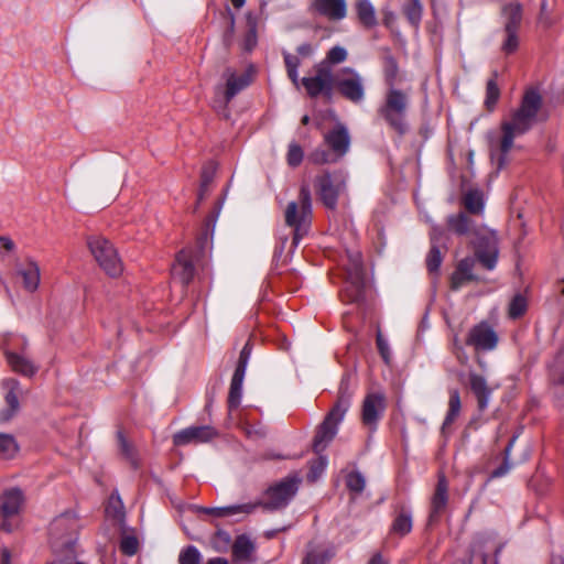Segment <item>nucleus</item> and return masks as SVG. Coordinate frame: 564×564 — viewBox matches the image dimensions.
Wrapping results in <instances>:
<instances>
[{
  "mask_svg": "<svg viewBox=\"0 0 564 564\" xmlns=\"http://www.w3.org/2000/svg\"><path fill=\"white\" fill-rule=\"evenodd\" d=\"M352 394L354 391L350 388L349 377L344 376L340 380L338 395L334 406L316 430L313 440V451L316 454L324 452L336 436L338 424L343 421L346 412L350 408Z\"/></svg>",
  "mask_w": 564,
  "mask_h": 564,
  "instance_id": "nucleus-1",
  "label": "nucleus"
},
{
  "mask_svg": "<svg viewBox=\"0 0 564 564\" xmlns=\"http://www.w3.org/2000/svg\"><path fill=\"white\" fill-rule=\"evenodd\" d=\"M312 217V196L308 185L303 184L297 200H292L285 209V224L293 228L294 246L306 235Z\"/></svg>",
  "mask_w": 564,
  "mask_h": 564,
  "instance_id": "nucleus-2",
  "label": "nucleus"
},
{
  "mask_svg": "<svg viewBox=\"0 0 564 564\" xmlns=\"http://www.w3.org/2000/svg\"><path fill=\"white\" fill-rule=\"evenodd\" d=\"M409 96L397 88H389L384 96L383 104L378 108V115L399 135L408 131L406 112L409 108Z\"/></svg>",
  "mask_w": 564,
  "mask_h": 564,
  "instance_id": "nucleus-3",
  "label": "nucleus"
},
{
  "mask_svg": "<svg viewBox=\"0 0 564 564\" xmlns=\"http://www.w3.org/2000/svg\"><path fill=\"white\" fill-rule=\"evenodd\" d=\"M345 286L340 291L344 303H360L365 297L366 273L362 258L359 252L348 253V263L345 265Z\"/></svg>",
  "mask_w": 564,
  "mask_h": 564,
  "instance_id": "nucleus-4",
  "label": "nucleus"
},
{
  "mask_svg": "<svg viewBox=\"0 0 564 564\" xmlns=\"http://www.w3.org/2000/svg\"><path fill=\"white\" fill-rule=\"evenodd\" d=\"M475 261L488 271L495 270L499 257L498 237L494 230L481 227L471 238Z\"/></svg>",
  "mask_w": 564,
  "mask_h": 564,
  "instance_id": "nucleus-5",
  "label": "nucleus"
},
{
  "mask_svg": "<svg viewBox=\"0 0 564 564\" xmlns=\"http://www.w3.org/2000/svg\"><path fill=\"white\" fill-rule=\"evenodd\" d=\"M541 106L540 94L533 89L528 90L522 98L520 108L512 113L511 120L502 123L509 124L518 134H524L534 124Z\"/></svg>",
  "mask_w": 564,
  "mask_h": 564,
  "instance_id": "nucleus-6",
  "label": "nucleus"
},
{
  "mask_svg": "<svg viewBox=\"0 0 564 564\" xmlns=\"http://www.w3.org/2000/svg\"><path fill=\"white\" fill-rule=\"evenodd\" d=\"M347 175L344 171H325L315 180L317 194L324 206L335 209L339 195L346 189Z\"/></svg>",
  "mask_w": 564,
  "mask_h": 564,
  "instance_id": "nucleus-7",
  "label": "nucleus"
},
{
  "mask_svg": "<svg viewBox=\"0 0 564 564\" xmlns=\"http://www.w3.org/2000/svg\"><path fill=\"white\" fill-rule=\"evenodd\" d=\"M78 519L73 512L56 517L50 525V535L55 547L72 549L77 539Z\"/></svg>",
  "mask_w": 564,
  "mask_h": 564,
  "instance_id": "nucleus-8",
  "label": "nucleus"
},
{
  "mask_svg": "<svg viewBox=\"0 0 564 564\" xmlns=\"http://www.w3.org/2000/svg\"><path fill=\"white\" fill-rule=\"evenodd\" d=\"M334 88L352 104H359L365 99L364 78L351 67H344L334 76Z\"/></svg>",
  "mask_w": 564,
  "mask_h": 564,
  "instance_id": "nucleus-9",
  "label": "nucleus"
},
{
  "mask_svg": "<svg viewBox=\"0 0 564 564\" xmlns=\"http://www.w3.org/2000/svg\"><path fill=\"white\" fill-rule=\"evenodd\" d=\"M90 252L102 270L110 276H117L122 272V263L112 243L102 238L94 237L88 240Z\"/></svg>",
  "mask_w": 564,
  "mask_h": 564,
  "instance_id": "nucleus-10",
  "label": "nucleus"
},
{
  "mask_svg": "<svg viewBox=\"0 0 564 564\" xmlns=\"http://www.w3.org/2000/svg\"><path fill=\"white\" fill-rule=\"evenodd\" d=\"M301 83L311 98H316L319 95L330 98L333 95L334 75L330 67L325 63L316 65L315 75L303 77Z\"/></svg>",
  "mask_w": 564,
  "mask_h": 564,
  "instance_id": "nucleus-11",
  "label": "nucleus"
},
{
  "mask_svg": "<svg viewBox=\"0 0 564 564\" xmlns=\"http://www.w3.org/2000/svg\"><path fill=\"white\" fill-rule=\"evenodd\" d=\"M296 491L297 481L292 478H285L267 489V500H258L257 502H261L258 508L262 507L265 510L282 509L288 506L290 500L295 496Z\"/></svg>",
  "mask_w": 564,
  "mask_h": 564,
  "instance_id": "nucleus-12",
  "label": "nucleus"
},
{
  "mask_svg": "<svg viewBox=\"0 0 564 564\" xmlns=\"http://www.w3.org/2000/svg\"><path fill=\"white\" fill-rule=\"evenodd\" d=\"M501 547L489 535L479 534L474 539L469 556L463 564H497Z\"/></svg>",
  "mask_w": 564,
  "mask_h": 564,
  "instance_id": "nucleus-13",
  "label": "nucleus"
},
{
  "mask_svg": "<svg viewBox=\"0 0 564 564\" xmlns=\"http://www.w3.org/2000/svg\"><path fill=\"white\" fill-rule=\"evenodd\" d=\"M6 406L0 410V423H7L18 415L21 409L20 397L22 387L14 378H4L0 382Z\"/></svg>",
  "mask_w": 564,
  "mask_h": 564,
  "instance_id": "nucleus-14",
  "label": "nucleus"
},
{
  "mask_svg": "<svg viewBox=\"0 0 564 564\" xmlns=\"http://www.w3.org/2000/svg\"><path fill=\"white\" fill-rule=\"evenodd\" d=\"M387 403L386 397L380 392H371L366 395L361 408V422L370 431L373 432L378 427V423L383 416Z\"/></svg>",
  "mask_w": 564,
  "mask_h": 564,
  "instance_id": "nucleus-15",
  "label": "nucleus"
},
{
  "mask_svg": "<svg viewBox=\"0 0 564 564\" xmlns=\"http://www.w3.org/2000/svg\"><path fill=\"white\" fill-rule=\"evenodd\" d=\"M498 336L487 323H480L474 326L466 338V345L476 350H492L497 347Z\"/></svg>",
  "mask_w": 564,
  "mask_h": 564,
  "instance_id": "nucleus-16",
  "label": "nucleus"
},
{
  "mask_svg": "<svg viewBox=\"0 0 564 564\" xmlns=\"http://www.w3.org/2000/svg\"><path fill=\"white\" fill-rule=\"evenodd\" d=\"M14 271L22 279L23 288L28 292H34L40 284V268L36 261L26 257L24 259L17 258L14 260Z\"/></svg>",
  "mask_w": 564,
  "mask_h": 564,
  "instance_id": "nucleus-17",
  "label": "nucleus"
},
{
  "mask_svg": "<svg viewBox=\"0 0 564 564\" xmlns=\"http://www.w3.org/2000/svg\"><path fill=\"white\" fill-rule=\"evenodd\" d=\"M216 435L217 432L209 425L189 426L174 434L173 443L176 446H185L192 443H206L212 441Z\"/></svg>",
  "mask_w": 564,
  "mask_h": 564,
  "instance_id": "nucleus-18",
  "label": "nucleus"
},
{
  "mask_svg": "<svg viewBox=\"0 0 564 564\" xmlns=\"http://www.w3.org/2000/svg\"><path fill=\"white\" fill-rule=\"evenodd\" d=\"M448 503V481L445 475L441 474L434 494L431 499V510L429 514V524H435L440 521Z\"/></svg>",
  "mask_w": 564,
  "mask_h": 564,
  "instance_id": "nucleus-19",
  "label": "nucleus"
},
{
  "mask_svg": "<svg viewBox=\"0 0 564 564\" xmlns=\"http://www.w3.org/2000/svg\"><path fill=\"white\" fill-rule=\"evenodd\" d=\"M324 142L339 160L349 150L350 135L346 127L337 124L324 135Z\"/></svg>",
  "mask_w": 564,
  "mask_h": 564,
  "instance_id": "nucleus-20",
  "label": "nucleus"
},
{
  "mask_svg": "<svg viewBox=\"0 0 564 564\" xmlns=\"http://www.w3.org/2000/svg\"><path fill=\"white\" fill-rule=\"evenodd\" d=\"M313 9L329 21H341L347 17L346 0H313Z\"/></svg>",
  "mask_w": 564,
  "mask_h": 564,
  "instance_id": "nucleus-21",
  "label": "nucleus"
},
{
  "mask_svg": "<svg viewBox=\"0 0 564 564\" xmlns=\"http://www.w3.org/2000/svg\"><path fill=\"white\" fill-rule=\"evenodd\" d=\"M194 258L195 256L192 250H181L172 267L173 275L178 278L185 285L189 284L195 274Z\"/></svg>",
  "mask_w": 564,
  "mask_h": 564,
  "instance_id": "nucleus-22",
  "label": "nucleus"
},
{
  "mask_svg": "<svg viewBox=\"0 0 564 564\" xmlns=\"http://www.w3.org/2000/svg\"><path fill=\"white\" fill-rule=\"evenodd\" d=\"M475 262L474 258L466 257L457 263L451 276V289L453 291H458L466 283L478 280L477 275L473 272Z\"/></svg>",
  "mask_w": 564,
  "mask_h": 564,
  "instance_id": "nucleus-23",
  "label": "nucleus"
},
{
  "mask_svg": "<svg viewBox=\"0 0 564 564\" xmlns=\"http://www.w3.org/2000/svg\"><path fill=\"white\" fill-rule=\"evenodd\" d=\"M447 230L457 235L474 237L475 230H479L481 227L477 226L471 218L463 212L452 214L446 218Z\"/></svg>",
  "mask_w": 564,
  "mask_h": 564,
  "instance_id": "nucleus-24",
  "label": "nucleus"
},
{
  "mask_svg": "<svg viewBox=\"0 0 564 564\" xmlns=\"http://www.w3.org/2000/svg\"><path fill=\"white\" fill-rule=\"evenodd\" d=\"M550 391L554 404L564 408V362H557L549 372Z\"/></svg>",
  "mask_w": 564,
  "mask_h": 564,
  "instance_id": "nucleus-25",
  "label": "nucleus"
},
{
  "mask_svg": "<svg viewBox=\"0 0 564 564\" xmlns=\"http://www.w3.org/2000/svg\"><path fill=\"white\" fill-rule=\"evenodd\" d=\"M24 503V496L21 489L11 488L1 496L0 514L1 517H14L19 514Z\"/></svg>",
  "mask_w": 564,
  "mask_h": 564,
  "instance_id": "nucleus-26",
  "label": "nucleus"
},
{
  "mask_svg": "<svg viewBox=\"0 0 564 564\" xmlns=\"http://www.w3.org/2000/svg\"><path fill=\"white\" fill-rule=\"evenodd\" d=\"M469 387L477 400V408L480 412L485 411L489 404L491 388L488 387L486 379L478 373H469Z\"/></svg>",
  "mask_w": 564,
  "mask_h": 564,
  "instance_id": "nucleus-27",
  "label": "nucleus"
},
{
  "mask_svg": "<svg viewBox=\"0 0 564 564\" xmlns=\"http://www.w3.org/2000/svg\"><path fill=\"white\" fill-rule=\"evenodd\" d=\"M354 9L358 22L365 29H372L378 25L376 9L370 0H355Z\"/></svg>",
  "mask_w": 564,
  "mask_h": 564,
  "instance_id": "nucleus-28",
  "label": "nucleus"
},
{
  "mask_svg": "<svg viewBox=\"0 0 564 564\" xmlns=\"http://www.w3.org/2000/svg\"><path fill=\"white\" fill-rule=\"evenodd\" d=\"M462 410L460 394L457 389L448 390V409L443 421L441 433L446 435L451 425L458 419Z\"/></svg>",
  "mask_w": 564,
  "mask_h": 564,
  "instance_id": "nucleus-29",
  "label": "nucleus"
},
{
  "mask_svg": "<svg viewBox=\"0 0 564 564\" xmlns=\"http://www.w3.org/2000/svg\"><path fill=\"white\" fill-rule=\"evenodd\" d=\"M6 359L11 369L24 377H33L39 368L26 357L13 351H6Z\"/></svg>",
  "mask_w": 564,
  "mask_h": 564,
  "instance_id": "nucleus-30",
  "label": "nucleus"
},
{
  "mask_svg": "<svg viewBox=\"0 0 564 564\" xmlns=\"http://www.w3.org/2000/svg\"><path fill=\"white\" fill-rule=\"evenodd\" d=\"M261 502H247L241 505H234L227 507L205 508L204 511L217 518L231 517L239 513H252Z\"/></svg>",
  "mask_w": 564,
  "mask_h": 564,
  "instance_id": "nucleus-31",
  "label": "nucleus"
},
{
  "mask_svg": "<svg viewBox=\"0 0 564 564\" xmlns=\"http://www.w3.org/2000/svg\"><path fill=\"white\" fill-rule=\"evenodd\" d=\"M413 522H412V513L409 509L402 507L395 514L391 528L390 533L397 534L399 536H405L412 531Z\"/></svg>",
  "mask_w": 564,
  "mask_h": 564,
  "instance_id": "nucleus-32",
  "label": "nucleus"
},
{
  "mask_svg": "<svg viewBox=\"0 0 564 564\" xmlns=\"http://www.w3.org/2000/svg\"><path fill=\"white\" fill-rule=\"evenodd\" d=\"M254 550V543L245 534L237 536L232 544V555L238 561H250Z\"/></svg>",
  "mask_w": 564,
  "mask_h": 564,
  "instance_id": "nucleus-33",
  "label": "nucleus"
},
{
  "mask_svg": "<svg viewBox=\"0 0 564 564\" xmlns=\"http://www.w3.org/2000/svg\"><path fill=\"white\" fill-rule=\"evenodd\" d=\"M402 13L411 26L419 29L423 15V6L421 0H405L402 4Z\"/></svg>",
  "mask_w": 564,
  "mask_h": 564,
  "instance_id": "nucleus-34",
  "label": "nucleus"
},
{
  "mask_svg": "<svg viewBox=\"0 0 564 564\" xmlns=\"http://www.w3.org/2000/svg\"><path fill=\"white\" fill-rule=\"evenodd\" d=\"M245 375L235 371L231 378L229 393H228V409L235 410L240 405L242 395V383Z\"/></svg>",
  "mask_w": 564,
  "mask_h": 564,
  "instance_id": "nucleus-35",
  "label": "nucleus"
},
{
  "mask_svg": "<svg viewBox=\"0 0 564 564\" xmlns=\"http://www.w3.org/2000/svg\"><path fill=\"white\" fill-rule=\"evenodd\" d=\"M250 84L248 75L243 74L236 76L234 73L227 78V85L225 90L226 102H229L238 93L245 89Z\"/></svg>",
  "mask_w": 564,
  "mask_h": 564,
  "instance_id": "nucleus-36",
  "label": "nucleus"
},
{
  "mask_svg": "<svg viewBox=\"0 0 564 564\" xmlns=\"http://www.w3.org/2000/svg\"><path fill=\"white\" fill-rule=\"evenodd\" d=\"M463 205L470 214H481L484 210L482 193L478 189L468 191L463 197Z\"/></svg>",
  "mask_w": 564,
  "mask_h": 564,
  "instance_id": "nucleus-37",
  "label": "nucleus"
},
{
  "mask_svg": "<svg viewBox=\"0 0 564 564\" xmlns=\"http://www.w3.org/2000/svg\"><path fill=\"white\" fill-rule=\"evenodd\" d=\"M503 11L507 14L505 32H518L522 20V7L519 3L509 4Z\"/></svg>",
  "mask_w": 564,
  "mask_h": 564,
  "instance_id": "nucleus-38",
  "label": "nucleus"
},
{
  "mask_svg": "<svg viewBox=\"0 0 564 564\" xmlns=\"http://www.w3.org/2000/svg\"><path fill=\"white\" fill-rule=\"evenodd\" d=\"M497 78L498 72L495 70L492 72V76L487 80L486 85L485 106L489 111H491L495 108L500 97V89L497 84Z\"/></svg>",
  "mask_w": 564,
  "mask_h": 564,
  "instance_id": "nucleus-39",
  "label": "nucleus"
},
{
  "mask_svg": "<svg viewBox=\"0 0 564 564\" xmlns=\"http://www.w3.org/2000/svg\"><path fill=\"white\" fill-rule=\"evenodd\" d=\"M501 130H502V139L500 141V152H501V156L499 158V167L502 166L503 162H505V156L509 153V151L511 150L512 145H513V140L518 134V132H516L514 130L511 129V127H509V124H501Z\"/></svg>",
  "mask_w": 564,
  "mask_h": 564,
  "instance_id": "nucleus-40",
  "label": "nucleus"
},
{
  "mask_svg": "<svg viewBox=\"0 0 564 564\" xmlns=\"http://www.w3.org/2000/svg\"><path fill=\"white\" fill-rule=\"evenodd\" d=\"M118 446L120 454L128 460L133 467L138 466L135 458L134 447L129 441L124 437L122 431H118L117 433Z\"/></svg>",
  "mask_w": 564,
  "mask_h": 564,
  "instance_id": "nucleus-41",
  "label": "nucleus"
},
{
  "mask_svg": "<svg viewBox=\"0 0 564 564\" xmlns=\"http://www.w3.org/2000/svg\"><path fill=\"white\" fill-rule=\"evenodd\" d=\"M383 73L386 83L389 88H394L395 79L399 73V66L397 59L393 56L388 55L384 57Z\"/></svg>",
  "mask_w": 564,
  "mask_h": 564,
  "instance_id": "nucleus-42",
  "label": "nucleus"
},
{
  "mask_svg": "<svg viewBox=\"0 0 564 564\" xmlns=\"http://www.w3.org/2000/svg\"><path fill=\"white\" fill-rule=\"evenodd\" d=\"M19 451V445L13 435L0 433V454L6 458H12Z\"/></svg>",
  "mask_w": 564,
  "mask_h": 564,
  "instance_id": "nucleus-43",
  "label": "nucleus"
},
{
  "mask_svg": "<svg viewBox=\"0 0 564 564\" xmlns=\"http://www.w3.org/2000/svg\"><path fill=\"white\" fill-rule=\"evenodd\" d=\"M333 557V553L319 547L307 551L302 564H326Z\"/></svg>",
  "mask_w": 564,
  "mask_h": 564,
  "instance_id": "nucleus-44",
  "label": "nucleus"
},
{
  "mask_svg": "<svg viewBox=\"0 0 564 564\" xmlns=\"http://www.w3.org/2000/svg\"><path fill=\"white\" fill-rule=\"evenodd\" d=\"M443 262V253L441 246L431 245V249L426 257V268L430 273H437Z\"/></svg>",
  "mask_w": 564,
  "mask_h": 564,
  "instance_id": "nucleus-45",
  "label": "nucleus"
},
{
  "mask_svg": "<svg viewBox=\"0 0 564 564\" xmlns=\"http://www.w3.org/2000/svg\"><path fill=\"white\" fill-rule=\"evenodd\" d=\"M247 33L245 35L243 46L245 50L251 51L257 44V18L251 13L247 14Z\"/></svg>",
  "mask_w": 564,
  "mask_h": 564,
  "instance_id": "nucleus-46",
  "label": "nucleus"
},
{
  "mask_svg": "<svg viewBox=\"0 0 564 564\" xmlns=\"http://www.w3.org/2000/svg\"><path fill=\"white\" fill-rule=\"evenodd\" d=\"M527 308H528V303H527L525 297L521 294H517L512 297V300L509 304V310H508L509 317L512 319H518L524 315V313L527 312Z\"/></svg>",
  "mask_w": 564,
  "mask_h": 564,
  "instance_id": "nucleus-47",
  "label": "nucleus"
},
{
  "mask_svg": "<svg viewBox=\"0 0 564 564\" xmlns=\"http://www.w3.org/2000/svg\"><path fill=\"white\" fill-rule=\"evenodd\" d=\"M308 161L313 164L322 165L327 163H335L338 161V159L334 155L333 152H329L323 148H317L310 153Z\"/></svg>",
  "mask_w": 564,
  "mask_h": 564,
  "instance_id": "nucleus-48",
  "label": "nucleus"
},
{
  "mask_svg": "<svg viewBox=\"0 0 564 564\" xmlns=\"http://www.w3.org/2000/svg\"><path fill=\"white\" fill-rule=\"evenodd\" d=\"M106 512L109 517L120 520L123 517V503L118 494H111L109 497Z\"/></svg>",
  "mask_w": 564,
  "mask_h": 564,
  "instance_id": "nucleus-49",
  "label": "nucleus"
},
{
  "mask_svg": "<svg viewBox=\"0 0 564 564\" xmlns=\"http://www.w3.org/2000/svg\"><path fill=\"white\" fill-rule=\"evenodd\" d=\"M202 560V554L194 545H188L182 550L178 556V564H198Z\"/></svg>",
  "mask_w": 564,
  "mask_h": 564,
  "instance_id": "nucleus-50",
  "label": "nucleus"
},
{
  "mask_svg": "<svg viewBox=\"0 0 564 564\" xmlns=\"http://www.w3.org/2000/svg\"><path fill=\"white\" fill-rule=\"evenodd\" d=\"M347 488L355 494H360L365 489L366 480L359 471H351L346 478Z\"/></svg>",
  "mask_w": 564,
  "mask_h": 564,
  "instance_id": "nucleus-51",
  "label": "nucleus"
},
{
  "mask_svg": "<svg viewBox=\"0 0 564 564\" xmlns=\"http://www.w3.org/2000/svg\"><path fill=\"white\" fill-rule=\"evenodd\" d=\"M139 550V541L134 535H126L121 539L120 551L127 556H133Z\"/></svg>",
  "mask_w": 564,
  "mask_h": 564,
  "instance_id": "nucleus-52",
  "label": "nucleus"
},
{
  "mask_svg": "<svg viewBox=\"0 0 564 564\" xmlns=\"http://www.w3.org/2000/svg\"><path fill=\"white\" fill-rule=\"evenodd\" d=\"M303 150L297 143H291L289 145L288 154H286V161L288 164L292 167L299 166L303 161Z\"/></svg>",
  "mask_w": 564,
  "mask_h": 564,
  "instance_id": "nucleus-53",
  "label": "nucleus"
},
{
  "mask_svg": "<svg viewBox=\"0 0 564 564\" xmlns=\"http://www.w3.org/2000/svg\"><path fill=\"white\" fill-rule=\"evenodd\" d=\"M252 346L248 340L242 347L235 371L246 375V369L251 356Z\"/></svg>",
  "mask_w": 564,
  "mask_h": 564,
  "instance_id": "nucleus-54",
  "label": "nucleus"
},
{
  "mask_svg": "<svg viewBox=\"0 0 564 564\" xmlns=\"http://www.w3.org/2000/svg\"><path fill=\"white\" fill-rule=\"evenodd\" d=\"M348 53L345 47L336 45L326 54V61L329 64H340L347 59Z\"/></svg>",
  "mask_w": 564,
  "mask_h": 564,
  "instance_id": "nucleus-55",
  "label": "nucleus"
},
{
  "mask_svg": "<svg viewBox=\"0 0 564 564\" xmlns=\"http://www.w3.org/2000/svg\"><path fill=\"white\" fill-rule=\"evenodd\" d=\"M519 46L518 32H506V40L502 44V51L506 54H511L517 51Z\"/></svg>",
  "mask_w": 564,
  "mask_h": 564,
  "instance_id": "nucleus-56",
  "label": "nucleus"
},
{
  "mask_svg": "<svg viewBox=\"0 0 564 564\" xmlns=\"http://www.w3.org/2000/svg\"><path fill=\"white\" fill-rule=\"evenodd\" d=\"M216 173V165L214 162H208L202 169L200 184L204 186H210Z\"/></svg>",
  "mask_w": 564,
  "mask_h": 564,
  "instance_id": "nucleus-57",
  "label": "nucleus"
},
{
  "mask_svg": "<svg viewBox=\"0 0 564 564\" xmlns=\"http://www.w3.org/2000/svg\"><path fill=\"white\" fill-rule=\"evenodd\" d=\"M376 344L381 358L388 365L391 358L390 348L388 341L383 338V336L380 333H378L377 335Z\"/></svg>",
  "mask_w": 564,
  "mask_h": 564,
  "instance_id": "nucleus-58",
  "label": "nucleus"
},
{
  "mask_svg": "<svg viewBox=\"0 0 564 564\" xmlns=\"http://www.w3.org/2000/svg\"><path fill=\"white\" fill-rule=\"evenodd\" d=\"M431 245L445 246L447 240L445 230L438 226H434L430 232Z\"/></svg>",
  "mask_w": 564,
  "mask_h": 564,
  "instance_id": "nucleus-59",
  "label": "nucleus"
},
{
  "mask_svg": "<svg viewBox=\"0 0 564 564\" xmlns=\"http://www.w3.org/2000/svg\"><path fill=\"white\" fill-rule=\"evenodd\" d=\"M539 22L545 28H550L553 24V20L551 18V13L549 10L547 0H542L541 2Z\"/></svg>",
  "mask_w": 564,
  "mask_h": 564,
  "instance_id": "nucleus-60",
  "label": "nucleus"
},
{
  "mask_svg": "<svg viewBox=\"0 0 564 564\" xmlns=\"http://www.w3.org/2000/svg\"><path fill=\"white\" fill-rule=\"evenodd\" d=\"M510 469H511V465L509 464L508 459L506 458L499 467H497L496 469H494L491 471L488 480L503 477L510 471Z\"/></svg>",
  "mask_w": 564,
  "mask_h": 564,
  "instance_id": "nucleus-61",
  "label": "nucleus"
},
{
  "mask_svg": "<svg viewBox=\"0 0 564 564\" xmlns=\"http://www.w3.org/2000/svg\"><path fill=\"white\" fill-rule=\"evenodd\" d=\"M283 61L286 69L299 68L301 62L300 58L286 51L282 52Z\"/></svg>",
  "mask_w": 564,
  "mask_h": 564,
  "instance_id": "nucleus-62",
  "label": "nucleus"
},
{
  "mask_svg": "<svg viewBox=\"0 0 564 564\" xmlns=\"http://www.w3.org/2000/svg\"><path fill=\"white\" fill-rule=\"evenodd\" d=\"M326 463L327 462H326L325 457H319L318 460H316L312 465L311 471H310V477L315 479L317 477V475L324 470V468L326 467Z\"/></svg>",
  "mask_w": 564,
  "mask_h": 564,
  "instance_id": "nucleus-63",
  "label": "nucleus"
},
{
  "mask_svg": "<svg viewBox=\"0 0 564 564\" xmlns=\"http://www.w3.org/2000/svg\"><path fill=\"white\" fill-rule=\"evenodd\" d=\"M315 48L311 43H303L296 47V52L302 57H310L313 55Z\"/></svg>",
  "mask_w": 564,
  "mask_h": 564,
  "instance_id": "nucleus-64",
  "label": "nucleus"
}]
</instances>
